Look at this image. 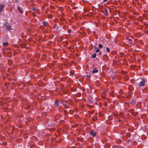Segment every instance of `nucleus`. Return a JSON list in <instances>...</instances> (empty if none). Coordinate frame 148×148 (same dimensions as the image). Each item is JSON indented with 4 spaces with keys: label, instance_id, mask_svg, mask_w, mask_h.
Segmentation results:
<instances>
[{
    "label": "nucleus",
    "instance_id": "obj_1",
    "mask_svg": "<svg viewBox=\"0 0 148 148\" xmlns=\"http://www.w3.org/2000/svg\"><path fill=\"white\" fill-rule=\"evenodd\" d=\"M142 80L139 83V87L143 86L145 85V79L143 78H142L141 79Z\"/></svg>",
    "mask_w": 148,
    "mask_h": 148
},
{
    "label": "nucleus",
    "instance_id": "obj_2",
    "mask_svg": "<svg viewBox=\"0 0 148 148\" xmlns=\"http://www.w3.org/2000/svg\"><path fill=\"white\" fill-rule=\"evenodd\" d=\"M60 102L58 100H56L54 103V105L56 107H59L60 106Z\"/></svg>",
    "mask_w": 148,
    "mask_h": 148
},
{
    "label": "nucleus",
    "instance_id": "obj_3",
    "mask_svg": "<svg viewBox=\"0 0 148 148\" xmlns=\"http://www.w3.org/2000/svg\"><path fill=\"white\" fill-rule=\"evenodd\" d=\"M98 70L96 68H94L92 71V73L93 74H95L96 73H98Z\"/></svg>",
    "mask_w": 148,
    "mask_h": 148
},
{
    "label": "nucleus",
    "instance_id": "obj_4",
    "mask_svg": "<svg viewBox=\"0 0 148 148\" xmlns=\"http://www.w3.org/2000/svg\"><path fill=\"white\" fill-rule=\"evenodd\" d=\"M104 14L106 16H108V13L107 9L106 8L104 9Z\"/></svg>",
    "mask_w": 148,
    "mask_h": 148
},
{
    "label": "nucleus",
    "instance_id": "obj_5",
    "mask_svg": "<svg viewBox=\"0 0 148 148\" xmlns=\"http://www.w3.org/2000/svg\"><path fill=\"white\" fill-rule=\"evenodd\" d=\"M42 24L45 26H47L49 25V23L48 22L45 21L42 22Z\"/></svg>",
    "mask_w": 148,
    "mask_h": 148
},
{
    "label": "nucleus",
    "instance_id": "obj_6",
    "mask_svg": "<svg viewBox=\"0 0 148 148\" xmlns=\"http://www.w3.org/2000/svg\"><path fill=\"white\" fill-rule=\"evenodd\" d=\"M90 135H91L92 137H94L96 136V133L92 131H91L90 133Z\"/></svg>",
    "mask_w": 148,
    "mask_h": 148
},
{
    "label": "nucleus",
    "instance_id": "obj_7",
    "mask_svg": "<svg viewBox=\"0 0 148 148\" xmlns=\"http://www.w3.org/2000/svg\"><path fill=\"white\" fill-rule=\"evenodd\" d=\"M17 8L20 13L21 14L23 13V11L22 10L20 6H18L17 7Z\"/></svg>",
    "mask_w": 148,
    "mask_h": 148
},
{
    "label": "nucleus",
    "instance_id": "obj_8",
    "mask_svg": "<svg viewBox=\"0 0 148 148\" xmlns=\"http://www.w3.org/2000/svg\"><path fill=\"white\" fill-rule=\"evenodd\" d=\"M4 7V5H3L2 4L0 5V13L2 12V10Z\"/></svg>",
    "mask_w": 148,
    "mask_h": 148
},
{
    "label": "nucleus",
    "instance_id": "obj_9",
    "mask_svg": "<svg viewBox=\"0 0 148 148\" xmlns=\"http://www.w3.org/2000/svg\"><path fill=\"white\" fill-rule=\"evenodd\" d=\"M110 0H103L102 3H105L106 2V3L107 4H109L110 3L109 1Z\"/></svg>",
    "mask_w": 148,
    "mask_h": 148
},
{
    "label": "nucleus",
    "instance_id": "obj_10",
    "mask_svg": "<svg viewBox=\"0 0 148 148\" xmlns=\"http://www.w3.org/2000/svg\"><path fill=\"white\" fill-rule=\"evenodd\" d=\"M63 106L66 108L68 109L69 108V107L67 106V104H66L63 103Z\"/></svg>",
    "mask_w": 148,
    "mask_h": 148
},
{
    "label": "nucleus",
    "instance_id": "obj_11",
    "mask_svg": "<svg viewBox=\"0 0 148 148\" xmlns=\"http://www.w3.org/2000/svg\"><path fill=\"white\" fill-rule=\"evenodd\" d=\"M96 53H94L92 55L91 58H96Z\"/></svg>",
    "mask_w": 148,
    "mask_h": 148
},
{
    "label": "nucleus",
    "instance_id": "obj_12",
    "mask_svg": "<svg viewBox=\"0 0 148 148\" xmlns=\"http://www.w3.org/2000/svg\"><path fill=\"white\" fill-rule=\"evenodd\" d=\"M141 138L143 140H145L146 138V137L145 135H143L141 136Z\"/></svg>",
    "mask_w": 148,
    "mask_h": 148
},
{
    "label": "nucleus",
    "instance_id": "obj_13",
    "mask_svg": "<svg viewBox=\"0 0 148 148\" xmlns=\"http://www.w3.org/2000/svg\"><path fill=\"white\" fill-rule=\"evenodd\" d=\"M8 43L7 42H3V45L4 46H6L8 45Z\"/></svg>",
    "mask_w": 148,
    "mask_h": 148
},
{
    "label": "nucleus",
    "instance_id": "obj_14",
    "mask_svg": "<svg viewBox=\"0 0 148 148\" xmlns=\"http://www.w3.org/2000/svg\"><path fill=\"white\" fill-rule=\"evenodd\" d=\"M106 51L108 52H109L110 51V49L108 47L106 48Z\"/></svg>",
    "mask_w": 148,
    "mask_h": 148
},
{
    "label": "nucleus",
    "instance_id": "obj_15",
    "mask_svg": "<svg viewBox=\"0 0 148 148\" xmlns=\"http://www.w3.org/2000/svg\"><path fill=\"white\" fill-rule=\"evenodd\" d=\"M131 39H128V42L130 45H131L132 44V42H131Z\"/></svg>",
    "mask_w": 148,
    "mask_h": 148
},
{
    "label": "nucleus",
    "instance_id": "obj_16",
    "mask_svg": "<svg viewBox=\"0 0 148 148\" xmlns=\"http://www.w3.org/2000/svg\"><path fill=\"white\" fill-rule=\"evenodd\" d=\"M100 50L99 48H97L95 50V52H98L100 51Z\"/></svg>",
    "mask_w": 148,
    "mask_h": 148
},
{
    "label": "nucleus",
    "instance_id": "obj_17",
    "mask_svg": "<svg viewBox=\"0 0 148 148\" xmlns=\"http://www.w3.org/2000/svg\"><path fill=\"white\" fill-rule=\"evenodd\" d=\"M101 54H102V52L101 51V52H100L99 54H98V57H100V56H101Z\"/></svg>",
    "mask_w": 148,
    "mask_h": 148
},
{
    "label": "nucleus",
    "instance_id": "obj_18",
    "mask_svg": "<svg viewBox=\"0 0 148 148\" xmlns=\"http://www.w3.org/2000/svg\"><path fill=\"white\" fill-rule=\"evenodd\" d=\"M64 122V121L63 120H61L60 121V122L61 124L63 123Z\"/></svg>",
    "mask_w": 148,
    "mask_h": 148
},
{
    "label": "nucleus",
    "instance_id": "obj_19",
    "mask_svg": "<svg viewBox=\"0 0 148 148\" xmlns=\"http://www.w3.org/2000/svg\"><path fill=\"white\" fill-rule=\"evenodd\" d=\"M103 47L102 44H99V47L100 48H101Z\"/></svg>",
    "mask_w": 148,
    "mask_h": 148
},
{
    "label": "nucleus",
    "instance_id": "obj_20",
    "mask_svg": "<svg viewBox=\"0 0 148 148\" xmlns=\"http://www.w3.org/2000/svg\"><path fill=\"white\" fill-rule=\"evenodd\" d=\"M71 29H69L68 30L67 32L68 33H70L71 32Z\"/></svg>",
    "mask_w": 148,
    "mask_h": 148
},
{
    "label": "nucleus",
    "instance_id": "obj_21",
    "mask_svg": "<svg viewBox=\"0 0 148 148\" xmlns=\"http://www.w3.org/2000/svg\"><path fill=\"white\" fill-rule=\"evenodd\" d=\"M65 101V100L64 99H63L61 100V102L63 104V103H64V102Z\"/></svg>",
    "mask_w": 148,
    "mask_h": 148
},
{
    "label": "nucleus",
    "instance_id": "obj_22",
    "mask_svg": "<svg viewBox=\"0 0 148 148\" xmlns=\"http://www.w3.org/2000/svg\"><path fill=\"white\" fill-rule=\"evenodd\" d=\"M127 137H130V136L131 135L130 134L128 133L127 134Z\"/></svg>",
    "mask_w": 148,
    "mask_h": 148
},
{
    "label": "nucleus",
    "instance_id": "obj_23",
    "mask_svg": "<svg viewBox=\"0 0 148 148\" xmlns=\"http://www.w3.org/2000/svg\"><path fill=\"white\" fill-rule=\"evenodd\" d=\"M64 112L65 113V115H67L68 114V112L66 110H64Z\"/></svg>",
    "mask_w": 148,
    "mask_h": 148
},
{
    "label": "nucleus",
    "instance_id": "obj_24",
    "mask_svg": "<svg viewBox=\"0 0 148 148\" xmlns=\"http://www.w3.org/2000/svg\"><path fill=\"white\" fill-rule=\"evenodd\" d=\"M86 77H87V78H89L90 77V75H87L86 76Z\"/></svg>",
    "mask_w": 148,
    "mask_h": 148
},
{
    "label": "nucleus",
    "instance_id": "obj_25",
    "mask_svg": "<svg viewBox=\"0 0 148 148\" xmlns=\"http://www.w3.org/2000/svg\"><path fill=\"white\" fill-rule=\"evenodd\" d=\"M10 26H8L7 27V28L8 29H9L10 28Z\"/></svg>",
    "mask_w": 148,
    "mask_h": 148
},
{
    "label": "nucleus",
    "instance_id": "obj_26",
    "mask_svg": "<svg viewBox=\"0 0 148 148\" xmlns=\"http://www.w3.org/2000/svg\"><path fill=\"white\" fill-rule=\"evenodd\" d=\"M65 103H67L68 104H69V103L68 102V100H67V101H65Z\"/></svg>",
    "mask_w": 148,
    "mask_h": 148
},
{
    "label": "nucleus",
    "instance_id": "obj_27",
    "mask_svg": "<svg viewBox=\"0 0 148 148\" xmlns=\"http://www.w3.org/2000/svg\"><path fill=\"white\" fill-rule=\"evenodd\" d=\"M77 7H75L73 8H72V9H77Z\"/></svg>",
    "mask_w": 148,
    "mask_h": 148
},
{
    "label": "nucleus",
    "instance_id": "obj_28",
    "mask_svg": "<svg viewBox=\"0 0 148 148\" xmlns=\"http://www.w3.org/2000/svg\"><path fill=\"white\" fill-rule=\"evenodd\" d=\"M8 62H12V61L11 60H8Z\"/></svg>",
    "mask_w": 148,
    "mask_h": 148
},
{
    "label": "nucleus",
    "instance_id": "obj_29",
    "mask_svg": "<svg viewBox=\"0 0 148 148\" xmlns=\"http://www.w3.org/2000/svg\"><path fill=\"white\" fill-rule=\"evenodd\" d=\"M131 103L132 104H134L133 102H132V101H131Z\"/></svg>",
    "mask_w": 148,
    "mask_h": 148
},
{
    "label": "nucleus",
    "instance_id": "obj_30",
    "mask_svg": "<svg viewBox=\"0 0 148 148\" xmlns=\"http://www.w3.org/2000/svg\"><path fill=\"white\" fill-rule=\"evenodd\" d=\"M138 5H140V3H138Z\"/></svg>",
    "mask_w": 148,
    "mask_h": 148
},
{
    "label": "nucleus",
    "instance_id": "obj_31",
    "mask_svg": "<svg viewBox=\"0 0 148 148\" xmlns=\"http://www.w3.org/2000/svg\"><path fill=\"white\" fill-rule=\"evenodd\" d=\"M113 52H114V51H112L111 52V53L112 54H113Z\"/></svg>",
    "mask_w": 148,
    "mask_h": 148
},
{
    "label": "nucleus",
    "instance_id": "obj_32",
    "mask_svg": "<svg viewBox=\"0 0 148 148\" xmlns=\"http://www.w3.org/2000/svg\"><path fill=\"white\" fill-rule=\"evenodd\" d=\"M33 10H34V11H35V8L34 9H33Z\"/></svg>",
    "mask_w": 148,
    "mask_h": 148
},
{
    "label": "nucleus",
    "instance_id": "obj_33",
    "mask_svg": "<svg viewBox=\"0 0 148 148\" xmlns=\"http://www.w3.org/2000/svg\"><path fill=\"white\" fill-rule=\"evenodd\" d=\"M16 1V2H17V0H16V1Z\"/></svg>",
    "mask_w": 148,
    "mask_h": 148
},
{
    "label": "nucleus",
    "instance_id": "obj_34",
    "mask_svg": "<svg viewBox=\"0 0 148 148\" xmlns=\"http://www.w3.org/2000/svg\"><path fill=\"white\" fill-rule=\"evenodd\" d=\"M96 47V46H95V47H94V48H95Z\"/></svg>",
    "mask_w": 148,
    "mask_h": 148
}]
</instances>
